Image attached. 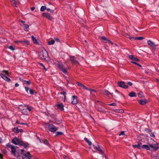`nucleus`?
Wrapping results in <instances>:
<instances>
[{"mask_svg":"<svg viewBox=\"0 0 159 159\" xmlns=\"http://www.w3.org/2000/svg\"><path fill=\"white\" fill-rule=\"evenodd\" d=\"M23 25L24 30L25 31H27L28 30V29L29 27V25L26 24H24Z\"/></svg>","mask_w":159,"mask_h":159,"instance_id":"24","label":"nucleus"},{"mask_svg":"<svg viewBox=\"0 0 159 159\" xmlns=\"http://www.w3.org/2000/svg\"><path fill=\"white\" fill-rule=\"evenodd\" d=\"M11 152L12 154L15 156V154L16 153V149L15 147L14 146L13 147H11Z\"/></svg>","mask_w":159,"mask_h":159,"instance_id":"22","label":"nucleus"},{"mask_svg":"<svg viewBox=\"0 0 159 159\" xmlns=\"http://www.w3.org/2000/svg\"><path fill=\"white\" fill-rule=\"evenodd\" d=\"M104 93H103L105 95L107 96H108L109 95H111V96H112V93H111L110 92H109L108 90L105 89L104 90Z\"/></svg>","mask_w":159,"mask_h":159,"instance_id":"19","label":"nucleus"},{"mask_svg":"<svg viewBox=\"0 0 159 159\" xmlns=\"http://www.w3.org/2000/svg\"><path fill=\"white\" fill-rule=\"evenodd\" d=\"M138 145H139V146H140L142 145V143L140 142H138Z\"/></svg>","mask_w":159,"mask_h":159,"instance_id":"58","label":"nucleus"},{"mask_svg":"<svg viewBox=\"0 0 159 159\" xmlns=\"http://www.w3.org/2000/svg\"><path fill=\"white\" fill-rule=\"evenodd\" d=\"M101 39L105 43H110L111 44H112V42L110 40L107 39L104 36H102L101 37Z\"/></svg>","mask_w":159,"mask_h":159,"instance_id":"14","label":"nucleus"},{"mask_svg":"<svg viewBox=\"0 0 159 159\" xmlns=\"http://www.w3.org/2000/svg\"><path fill=\"white\" fill-rule=\"evenodd\" d=\"M44 141V140H43L42 139L40 140V141H39L40 143H43Z\"/></svg>","mask_w":159,"mask_h":159,"instance_id":"63","label":"nucleus"},{"mask_svg":"<svg viewBox=\"0 0 159 159\" xmlns=\"http://www.w3.org/2000/svg\"><path fill=\"white\" fill-rule=\"evenodd\" d=\"M35 9V7H32L31 8V10L32 11H34Z\"/></svg>","mask_w":159,"mask_h":159,"instance_id":"59","label":"nucleus"},{"mask_svg":"<svg viewBox=\"0 0 159 159\" xmlns=\"http://www.w3.org/2000/svg\"><path fill=\"white\" fill-rule=\"evenodd\" d=\"M138 95L139 96V97H142V93H139Z\"/></svg>","mask_w":159,"mask_h":159,"instance_id":"54","label":"nucleus"},{"mask_svg":"<svg viewBox=\"0 0 159 159\" xmlns=\"http://www.w3.org/2000/svg\"><path fill=\"white\" fill-rule=\"evenodd\" d=\"M31 38H32V40L34 43H35V44L37 43V41L36 39L34 38V37L33 35H32L31 36Z\"/></svg>","mask_w":159,"mask_h":159,"instance_id":"27","label":"nucleus"},{"mask_svg":"<svg viewBox=\"0 0 159 159\" xmlns=\"http://www.w3.org/2000/svg\"><path fill=\"white\" fill-rule=\"evenodd\" d=\"M43 143L45 144L48 145V146L50 147V144H49L48 141L47 140L45 139L44 140Z\"/></svg>","mask_w":159,"mask_h":159,"instance_id":"34","label":"nucleus"},{"mask_svg":"<svg viewBox=\"0 0 159 159\" xmlns=\"http://www.w3.org/2000/svg\"><path fill=\"white\" fill-rule=\"evenodd\" d=\"M10 1L13 6L16 7V1L15 0H11Z\"/></svg>","mask_w":159,"mask_h":159,"instance_id":"29","label":"nucleus"},{"mask_svg":"<svg viewBox=\"0 0 159 159\" xmlns=\"http://www.w3.org/2000/svg\"><path fill=\"white\" fill-rule=\"evenodd\" d=\"M147 102L148 101L146 99H141L138 101L139 103L142 105H145Z\"/></svg>","mask_w":159,"mask_h":159,"instance_id":"16","label":"nucleus"},{"mask_svg":"<svg viewBox=\"0 0 159 159\" xmlns=\"http://www.w3.org/2000/svg\"><path fill=\"white\" fill-rule=\"evenodd\" d=\"M145 130L148 133L150 132H151V130L148 128H146Z\"/></svg>","mask_w":159,"mask_h":159,"instance_id":"43","label":"nucleus"},{"mask_svg":"<svg viewBox=\"0 0 159 159\" xmlns=\"http://www.w3.org/2000/svg\"><path fill=\"white\" fill-rule=\"evenodd\" d=\"M149 145L150 147L155 151H156L159 149L158 146L159 143L154 141H153V142L152 143H149Z\"/></svg>","mask_w":159,"mask_h":159,"instance_id":"4","label":"nucleus"},{"mask_svg":"<svg viewBox=\"0 0 159 159\" xmlns=\"http://www.w3.org/2000/svg\"><path fill=\"white\" fill-rule=\"evenodd\" d=\"M76 84L78 85V86H80L81 87V86L83 84L79 82H77Z\"/></svg>","mask_w":159,"mask_h":159,"instance_id":"47","label":"nucleus"},{"mask_svg":"<svg viewBox=\"0 0 159 159\" xmlns=\"http://www.w3.org/2000/svg\"><path fill=\"white\" fill-rule=\"evenodd\" d=\"M89 91H90L91 95H92V92H96V91L95 90H93V89H91Z\"/></svg>","mask_w":159,"mask_h":159,"instance_id":"51","label":"nucleus"},{"mask_svg":"<svg viewBox=\"0 0 159 159\" xmlns=\"http://www.w3.org/2000/svg\"><path fill=\"white\" fill-rule=\"evenodd\" d=\"M19 139L17 138H15L12 140V142L14 144L17 145H18V143L19 142Z\"/></svg>","mask_w":159,"mask_h":159,"instance_id":"18","label":"nucleus"},{"mask_svg":"<svg viewBox=\"0 0 159 159\" xmlns=\"http://www.w3.org/2000/svg\"><path fill=\"white\" fill-rule=\"evenodd\" d=\"M18 143V145L23 146L25 148H26L29 145L28 143L26 144L24 142L20 141V140H19V142Z\"/></svg>","mask_w":159,"mask_h":159,"instance_id":"15","label":"nucleus"},{"mask_svg":"<svg viewBox=\"0 0 159 159\" xmlns=\"http://www.w3.org/2000/svg\"><path fill=\"white\" fill-rule=\"evenodd\" d=\"M58 66L59 68L64 73L67 72V69L62 64H58Z\"/></svg>","mask_w":159,"mask_h":159,"instance_id":"9","label":"nucleus"},{"mask_svg":"<svg viewBox=\"0 0 159 159\" xmlns=\"http://www.w3.org/2000/svg\"><path fill=\"white\" fill-rule=\"evenodd\" d=\"M84 140L85 141L88 143V145L89 146L91 145H92V143L91 141H89L87 138H84Z\"/></svg>","mask_w":159,"mask_h":159,"instance_id":"26","label":"nucleus"},{"mask_svg":"<svg viewBox=\"0 0 159 159\" xmlns=\"http://www.w3.org/2000/svg\"><path fill=\"white\" fill-rule=\"evenodd\" d=\"M25 90L26 91V92H27V93H28V91L30 89L28 87H25Z\"/></svg>","mask_w":159,"mask_h":159,"instance_id":"49","label":"nucleus"},{"mask_svg":"<svg viewBox=\"0 0 159 159\" xmlns=\"http://www.w3.org/2000/svg\"><path fill=\"white\" fill-rule=\"evenodd\" d=\"M7 147L8 148H11V147H13V145L11 144L10 143H8L6 145Z\"/></svg>","mask_w":159,"mask_h":159,"instance_id":"37","label":"nucleus"},{"mask_svg":"<svg viewBox=\"0 0 159 159\" xmlns=\"http://www.w3.org/2000/svg\"><path fill=\"white\" fill-rule=\"evenodd\" d=\"M129 58L133 60V59L134 58V56L133 55H130L129 56Z\"/></svg>","mask_w":159,"mask_h":159,"instance_id":"46","label":"nucleus"},{"mask_svg":"<svg viewBox=\"0 0 159 159\" xmlns=\"http://www.w3.org/2000/svg\"><path fill=\"white\" fill-rule=\"evenodd\" d=\"M39 65L40 66H42L43 68V69L45 70V71H46L47 70V69L46 68L45 66L42 63H39Z\"/></svg>","mask_w":159,"mask_h":159,"instance_id":"41","label":"nucleus"},{"mask_svg":"<svg viewBox=\"0 0 159 159\" xmlns=\"http://www.w3.org/2000/svg\"><path fill=\"white\" fill-rule=\"evenodd\" d=\"M13 131L16 133H19V129L17 127H15L13 129Z\"/></svg>","mask_w":159,"mask_h":159,"instance_id":"28","label":"nucleus"},{"mask_svg":"<svg viewBox=\"0 0 159 159\" xmlns=\"http://www.w3.org/2000/svg\"><path fill=\"white\" fill-rule=\"evenodd\" d=\"M72 100L71 102L72 104L75 105L78 103V99L77 96H72Z\"/></svg>","mask_w":159,"mask_h":159,"instance_id":"10","label":"nucleus"},{"mask_svg":"<svg viewBox=\"0 0 159 159\" xmlns=\"http://www.w3.org/2000/svg\"><path fill=\"white\" fill-rule=\"evenodd\" d=\"M46 7L45 6H43L41 7L40 10L41 11L43 12L46 9Z\"/></svg>","mask_w":159,"mask_h":159,"instance_id":"31","label":"nucleus"},{"mask_svg":"<svg viewBox=\"0 0 159 159\" xmlns=\"http://www.w3.org/2000/svg\"><path fill=\"white\" fill-rule=\"evenodd\" d=\"M57 106L58 109H59L61 111H63L64 110V106L62 103H60L57 104Z\"/></svg>","mask_w":159,"mask_h":159,"instance_id":"17","label":"nucleus"},{"mask_svg":"<svg viewBox=\"0 0 159 159\" xmlns=\"http://www.w3.org/2000/svg\"><path fill=\"white\" fill-rule=\"evenodd\" d=\"M49 130L52 132H54L57 129V127L53 124H49L48 126Z\"/></svg>","mask_w":159,"mask_h":159,"instance_id":"7","label":"nucleus"},{"mask_svg":"<svg viewBox=\"0 0 159 159\" xmlns=\"http://www.w3.org/2000/svg\"><path fill=\"white\" fill-rule=\"evenodd\" d=\"M3 158V157H2V154H1V153H0V159H2Z\"/></svg>","mask_w":159,"mask_h":159,"instance_id":"61","label":"nucleus"},{"mask_svg":"<svg viewBox=\"0 0 159 159\" xmlns=\"http://www.w3.org/2000/svg\"><path fill=\"white\" fill-rule=\"evenodd\" d=\"M70 60L71 61V63L76 65H78L79 63L77 60L76 58L74 56H71L70 57Z\"/></svg>","mask_w":159,"mask_h":159,"instance_id":"8","label":"nucleus"},{"mask_svg":"<svg viewBox=\"0 0 159 159\" xmlns=\"http://www.w3.org/2000/svg\"><path fill=\"white\" fill-rule=\"evenodd\" d=\"M118 86L125 89L129 88L128 85L123 81L119 82L118 83Z\"/></svg>","mask_w":159,"mask_h":159,"instance_id":"5","label":"nucleus"},{"mask_svg":"<svg viewBox=\"0 0 159 159\" xmlns=\"http://www.w3.org/2000/svg\"><path fill=\"white\" fill-rule=\"evenodd\" d=\"M129 96L131 97H136V95L135 93L133 91L130 93L129 94Z\"/></svg>","mask_w":159,"mask_h":159,"instance_id":"23","label":"nucleus"},{"mask_svg":"<svg viewBox=\"0 0 159 159\" xmlns=\"http://www.w3.org/2000/svg\"><path fill=\"white\" fill-rule=\"evenodd\" d=\"M63 133L61 132H56V135H61L63 134Z\"/></svg>","mask_w":159,"mask_h":159,"instance_id":"40","label":"nucleus"},{"mask_svg":"<svg viewBox=\"0 0 159 159\" xmlns=\"http://www.w3.org/2000/svg\"><path fill=\"white\" fill-rule=\"evenodd\" d=\"M133 60L135 62L139 61V60L137 58H134L133 59Z\"/></svg>","mask_w":159,"mask_h":159,"instance_id":"45","label":"nucleus"},{"mask_svg":"<svg viewBox=\"0 0 159 159\" xmlns=\"http://www.w3.org/2000/svg\"><path fill=\"white\" fill-rule=\"evenodd\" d=\"M47 10L48 11H50L51 13H53L54 12V11L53 10H51L49 8H46Z\"/></svg>","mask_w":159,"mask_h":159,"instance_id":"38","label":"nucleus"},{"mask_svg":"<svg viewBox=\"0 0 159 159\" xmlns=\"http://www.w3.org/2000/svg\"><path fill=\"white\" fill-rule=\"evenodd\" d=\"M126 84L127 85H129L130 86H131L132 85H133L132 83L130 82H128L127 83H126Z\"/></svg>","mask_w":159,"mask_h":159,"instance_id":"44","label":"nucleus"},{"mask_svg":"<svg viewBox=\"0 0 159 159\" xmlns=\"http://www.w3.org/2000/svg\"><path fill=\"white\" fill-rule=\"evenodd\" d=\"M39 56L42 59H45L48 57V54L46 50L42 48L39 50Z\"/></svg>","mask_w":159,"mask_h":159,"instance_id":"2","label":"nucleus"},{"mask_svg":"<svg viewBox=\"0 0 159 159\" xmlns=\"http://www.w3.org/2000/svg\"><path fill=\"white\" fill-rule=\"evenodd\" d=\"M0 76L3 80L7 81L9 82L10 80V79L7 77L5 75H4L3 73L0 74Z\"/></svg>","mask_w":159,"mask_h":159,"instance_id":"12","label":"nucleus"},{"mask_svg":"<svg viewBox=\"0 0 159 159\" xmlns=\"http://www.w3.org/2000/svg\"><path fill=\"white\" fill-rule=\"evenodd\" d=\"M23 131V130L22 129H19V132H22Z\"/></svg>","mask_w":159,"mask_h":159,"instance_id":"57","label":"nucleus"},{"mask_svg":"<svg viewBox=\"0 0 159 159\" xmlns=\"http://www.w3.org/2000/svg\"><path fill=\"white\" fill-rule=\"evenodd\" d=\"M20 125H27V124L26 123H20Z\"/></svg>","mask_w":159,"mask_h":159,"instance_id":"64","label":"nucleus"},{"mask_svg":"<svg viewBox=\"0 0 159 159\" xmlns=\"http://www.w3.org/2000/svg\"><path fill=\"white\" fill-rule=\"evenodd\" d=\"M93 147L95 149L99 151L101 153L102 152V150L100 148L99 146L98 145L97 146H95V145H93Z\"/></svg>","mask_w":159,"mask_h":159,"instance_id":"21","label":"nucleus"},{"mask_svg":"<svg viewBox=\"0 0 159 159\" xmlns=\"http://www.w3.org/2000/svg\"><path fill=\"white\" fill-rule=\"evenodd\" d=\"M3 72L5 73L7 75H8V71L7 70H4L2 71Z\"/></svg>","mask_w":159,"mask_h":159,"instance_id":"53","label":"nucleus"},{"mask_svg":"<svg viewBox=\"0 0 159 159\" xmlns=\"http://www.w3.org/2000/svg\"><path fill=\"white\" fill-rule=\"evenodd\" d=\"M142 148H145L147 150H149L150 149V147L149 145L144 144L142 146Z\"/></svg>","mask_w":159,"mask_h":159,"instance_id":"20","label":"nucleus"},{"mask_svg":"<svg viewBox=\"0 0 159 159\" xmlns=\"http://www.w3.org/2000/svg\"><path fill=\"white\" fill-rule=\"evenodd\" d=\"M23 83L24 84H26L27 85H29L30 84L31 82L30 80L29 81H26V80H23Z\"/></svg>","mask_w":159,"mask_h":159,"instance_id":"32","label":"nucleus"},{"mask_svg":"<svg viewBox=\"0 0 159 159\" xmlns=\"http://www.w3.org/2000/svg\"><path fill=\"white\" fill-rule=\"evenodd\" d=\"M19 109L21 113L25 115H28L29 112L31 111V108L29 105H21L19 106Z\"/></svg>","mask_w":159,"mask_h":159,"instance_id":"1","label":"nucleus"},{"mask_svg":"<svg viewBox=\"0 0 159 159\" xmlns=\"http://www.w3.org/2000/svg\"><path fill=\"white\" fill-rule=\"evenodd\" d=\"M125 36L126 38H129L130 40H133V37H130L128 34H126Z\"/></svg>","mask_w":159,"mask_h":159,"instance_id":"33","label":"nucleus"},{"mask_svg":"<svg viewBox=\"0 0 159 159\" xmlns=\"http://www.w3.org/2000/svg\"><path fill=\"white\" fill-rule=\"evenodd\" d=\"M81 87L84 89H85V88H86V87L84 85L82 84V86H81Z\"/></svg>","mask_w":159,"mask_h":159,"instance_id":"56","label":"nucleus"},{"mask_svg":"<svg viewBox=\"0 0 159 159\" xmlns=\"http://www.w3.org/2000/svg\"><path fill=\"white\" fill-rule=\"evenodd\" d=\"M8 48L12 51H14L15 50L14 47L12 46H9L8 47Z\"/></svg>","mask_w":159,"mask_h":159,"instance_id":"36","label":"nucleus"},{"mask_svg":"<svg viewBox=\"0 0 159 159\" xmlns=\"http://www.w3.org/2000/svg\"><path fill=\"white\" fill-rule=\"evenodd\" d=\"M150 136L152 137H154L155 135L154 134L152 133H150Z\"/></svg>","mask_w":159,"mask_h":159,"instance_id":"52","label":"nucleus"},{"mask_svg":"<svg viewBox=\"0 0 159 159\" xmlns=\"http://www.w3.org/2000/svg\"><path fill=\"white\" fill-rule=\"evenodd\" d=\"M55 40L56 41H57V42H60V39L58 38H55Z\"/></svg>","mask_w":159,"mask_h":159,"instance_id":"55","label":"nucleus"},{"mask_svg":"<svg viewBox=\"0 0 159 159\" xmlns=\"http://www.w3.org/2000/svg\"><path fill=\"white\" fill-rule=\"evenodd\" d=\"M19 85L18 83H16L15 84V86L16 87H17L19 86Z\"/></svg>","mask_w":159,"mask_h":159,"instance_id":"60","label":"nucleus"},{"mask_svg":"<svg viewBox=\"0 0 159 159\" xmlns=\"http://www.w3.org/2000/svg\"><path fill=\"white\" fill-rule=\"evenodd\" d=\"M29 92L30 94L33 95L34 94V90L33 89H29Z\"/></svg>","mask_w":159,"mask_h":159,"instance_id":"42","label":"nucleus"},{"mask_svg":"<svg viewBox=\"0 0 159 159\" xmlns=\"http://www.w3.org/2000/svg\"><path fill=\"white\" fill-rule=\"evenodd\" d=\"M14 42L16 43H17V44H18L19 43H21L23 45H29L30 44V41L28 40L15 41Z\"/></svg>","mask_w":159,"mask_h":159,"instance_id":"6","label":"nucleus"},{"mask_svg":"<svg viewBox=\"0 0 159 159\" xmlns=\"http://www.w3.org/2000/svg\"><path fill=\"white\" fill-rule=\"evenodd\" d=\"M100 112H103V110L101 107H98L97 109Z\"/></svg>","mask_w":159,"mask_h":159,"instance_id":"39","label":"nucleus"},{"mask_svg":"<svg viewBox=\"0 0 159 159\" xmlns=\"http://www.w3.org/2000/svg\"><path fill=\"white\" fill-rule=\"evenodd\" d=\"M132 146L134 148H137L139 149H140L141 148V147L139 145H133Z\"/></svg>","mask_w":159,"mask_h":159,"instance_id":"35","label":"nucleus"},{"mask_svg":"<svg viewBox=\"0 0 159 159\" xmlns=\"http://www.w3.org/2000/svg\"><path fill=\"white\" fill-rule=\"evenodd\" d=\"M147 43L148 45L153 48H155L157 46V45H155L154 43H153L151 40L148 41Z\"/></svg>","mask_w":159,"mask_h":159,"instance_id":"13","label":"nucleus"},{"mask_svg":"<svg viewBox=\"0 0 159 159\" xmlns=\"http://www.w3.org/2000/svg\"><path fill=\"white\" fill-rule=\"evenodd\" d=\"M125 134V132L124 131H122L121 132V133L119 134V135L120 136L121 135H124Z\"/></svg>","mask_w":159,"mask_h":159,"instance_id":"50","label":"nucleus"},{"mask_svg":"<svg viewBox=\"0 0 159 159\" xmlns=\"http://www.w3.org/2000/svg\"><path fill=\"white\" fill-rule=\"evenodd\" d=\"M55 43V41L54 39H52L50 41L48 42V43L49 45L53 44Z\"/></svg>","mask_w":159,"mask_h":159,"instance_id":"30","label":"nucleus"},{"mask_svg":"<svg viewBox=\"0 0 159 159\" xmlns=\"http://www.w3.org/2000/svg\"><path fill=\"white\" fill-rule=\"evenodd\" d=\"M42 16L46 18L47 19H48L50 20H52V17H51L50 16V15L48 13L44 12L43 13Z\"/></svg>","mask_w":159,"mask_h":159,"instance_id":"11","label":"nucleus"},{"mask_svg":"<svg viewBox=\"0 0 159 159\" xmlns=\"http://www.w3.org/2000/svg\"><path fill=\"white\" fill-rule=\"evenodd\" d=\"M108 105H109L110 106H115L116 105V104L115 103H113L109 104H108Z\"/></svg>","mask_w":159,"mask_h":159,"instance_id":"48","label":"nucleus"},{"mask_svg":"<svg viewBox=\"0 0 159 159\" xmlns=\"http://www.w3.org/2000/svg\"><path fill=\"white\" fill-rule=\"evenodd\" d=\"M143 39V38L142 37H138L135 38L133 37V40H142Z\"/></svg>","mask_w":159,"mask_h":159,"instance_id":"25","label":"nucleus"},{"mask_svg":"<svg viewBox=\"0 0 159 159\" xmlns=\"http://www.w3.org/2000/svg\"><path fill=\"white\" fill-rule=\"evenodd\" d=\"M20 151L22 153L21 156L20 157L19 159H31V156L29 152L26 153H24L23 149H21Z\"/></svg>","mask_w":159,"mask_h":159,"instance_id":"3","label":"nucleus"},{"mask_svg":"<svg viewBox=\"0 0 159 159\" xmlns=\"http://www.w3.org/2000/svg\"><path fill=\"white\" fill-rule=\"evenodd\" d=\"M131 62L132 63L136 64V65H137V64H138L137 63L134 61H132Z\"/></svg>","mask_w":159,"mask_h":159,"instance_id":"62","label":"nucleus"}]
</instances>
